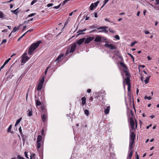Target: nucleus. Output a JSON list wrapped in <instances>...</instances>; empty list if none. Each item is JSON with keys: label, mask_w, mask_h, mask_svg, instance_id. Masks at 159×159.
Listing matches in <instances>:
<instances>
[{"label": "nucleus", "mask_w": 159, "mask_h": 159, "mask_svg": "<svg viewBox=\"0 0 159 159\" xmlns=\"http://www.w3.org/2000/svg\"><path fill=\"white\" fill-rule=\"evenodd\" d=\"M129 123L131 129H130V139L129 149H131L132 148L135 137V134L132 131L134 129L135 123L134 120L132 117H130Z\"/></svg>", "instance_id": "1"}, {"label": "nucleus", "mask_w": 159, "mask_h": 159, "mask_svg": "<svg viewBox=\"0 0 159 159\" xmlns=\"http://www.w3.org/2000/svg\"><path fill=\"white\" fill-rule=\"evenodd\" d=\"M85 39V38L80 39L76 43L68 46L66 48V55L67 56L69 53L73 52L75 50L76 46V44H78L79 45L81 44L84 42Z\"/></svg>", "instance_id": "2"}, {"label": "nucleus", "mask_w": 159, "mask_h": 159, "mask_svg": "<svg viewBox=\"0 0 159 159\" xmlns=\"http://www.w3.org/2000/svg\"><path fill=\"white\" fill-rule=\"evenodd\" d=\"M41 43L40 41H39L37 43L32 44L30 47L28 51V54L29 55H31L32 52L38 47Z\"/></svg>", "instance_id": "3"}, {"label": "nucleus", "mask_w": 159, "mask_h": 159, "mask_svg": "<svg viewBox=\"0 0 159 159\" xmlns=\"http://www.w3.org/2000/svg\"><path fill=\"white\" fill-rule=\"evenodd\" d=\"M44 80V77L43 76L40 80L38 84L37 89L38 90H41L43 87V83Z\"/></svg>", "instance_id": "4"}, {"label": "nucleus", "mask_w": 159, "mask_h": 159, "mask_svg": "<svg viewBox=\"0 0 159 159\" xmlns=\"http://www.w3.org/2000/svg\"><path fill=\"white\" fill-rule=\"evenodd\" d=\"M42 136L41 135H39L38 136L37 139V148L39 149L41 147L42 143L43 144V143L42 141Z\"/></svg>", "instance_id": "5"}, {"label": "nucleus", "mask_w": 159, "mask_h": 159, "mask_svg": "<svg viewBox=\"0 0 159 159\" xmlns=\"http://www.w3.org/2000/svg\"><path fill=\"white\" fill-rule=\"evenodd\" d=\"M26 55L27 53H25L22 56V63H25L26 62L29 60V58L28 57L26 56Z\"/></svg>", "instance_id": "6"}, {"label": "nucleus", "mask_w": 159, "mask_h": 159, "mask_svg": "<svg viewBox=\"0 0 159 159\" xmlns=\"http://www.w3.org/2000/svg\"><path fill=\"white\" fill-rule=\"evenodd\" d=\"M104 46L107 48H109L111 50L115 49H116V46L114 45L111 44H109L108 43H106Z\"/></svg>", "instance_id": "7"}, {"label": "nucleus", "mask_w": 159, "mask_h": 159, "mask_svg": "<svg viewBox=\"0 0 159 159\" xmlns=\"http://www.w3.org/2000/svg\"><path fill=\"white\" fill-rule=\"evenodd\" d=\"M94 39V37H88L86 39H85L84 42L85 44H88L91 42L93 39Z\"/></svg>", "instance_id": "8"}, {"label": "nucleus", "mask_w": 159, "mask_h": 159, "mask_svg": "<svg viewBox=\"0 0 159 159\" xmlns=\"http://www.w3.org/2000/svg\"><path fill=\"white\" fill-rule=\"evenodd\" d=\"M64 54L63 53H61L60 54L57 58L56 60H55L57 62V63H58L61 61L62 59V58L64 56Z\"/></svg>", "instance_id": "9"}, {"label": "nucleus", "mask_w": 159, "mask_h": 159, "mask_svg": "<svg viewBox=\"0 0 159 159\" xmlns=\"http://www.w3.org/2000/svg\"><path fill=\"white\" fill-rule=\"evenodd\" d=\"M133 151L132 150H129L127 159H131L133 156Z\"/></svg>", "instance_id": "10"}, {"label": "nucleus", "mask_w": 159, "mask_h": 159, "mask_svg": "<svg viewBox=\"0 0 159 159\" xmlns=\"http://www.w3.org/2000/svg\"><path fill=\"white\" fill-rule=\"evenodd\" d=\"M105 110L104 111V113L105 114H108L109 113L110 109V107L109 106L105 107H104Z\"/></svg>", "instance_id": "11"}, {"label": "nucleus", "mask_w": 159, "mask_h": 159, "mask_svg": "<svg viewBox=\"0 0 159 159\" xmlns=\"http://www.w3.org/2000/svg\"><path fill=\"white\" fill-rule=\"evenodd\" d=\"M124 81H125L126 84L127 85H130V78H129L128 77H126L124 80V81H123V84H124Z\"/></svg>", "instance_id": "12"}, {"label": "nucleus", "mask_w": 159, "mask_h": 159, "mask_svg": "<svg viewBox=\"0 0 159 159\" xmlns=\"http://www.w3.org/2000/svg\"><path fill=\"white\" fill-rule=\"evenodd\" d=\"M35 101H36V105L37 106H39L41 105V103L40 102L38 98L35 97Z\"/></svg>", "instance_id": "13"}, {"label": "nucleus", "mask_w": 159, "mask_h": 159, "mask_svg": "<svg viewBox=\"0 0 159 159\" xmlns=\"http://www.w3.org/2000/svg\"><path fill=\"white\" fill-rule=\"evenodd\" d=\"M102 39V38L101 36L99 35H97L94 39V41L96 42H99L101 41Z\"/></svg>", "instance_id": "14"}, {"label": "nucleus", "mask_w": 159, "mask_h": 159, "mask_svg": "<svg viewBox=\"0 0 159 159\" xmlns=\"http://www.w3.org/2000/svg\"><path fill=\"white\" fill-rule=\"evenodd\" d=\"M86 30V29L85 28L82 30H79L77 32V33H78L79 34L78 35H79L81 34H84V33L83 32L85 31Z\"/></svg>", "instance_id": "15"}, {"label": "nucleus", "mask_w": 159, "mask_h": 159, "mask_svg": "<svg viewBox=\"0 0 159 159\" xmlns=\"http://www.w3.org/2000/svg\"><path fill=\"white\" fill-rule=\"evenodd\" d=\"M47 117V113H44L42 116V118L43 121L44 122L46 120Z\"/></svg>", "instance_id": "16"}, {"label": "nucleus", "mask_w": 159, "mask_h": 159, "mask_svg": "<svg viewBox=\"0 0 159 159\" xmlns=\"http://www.w3.org/2000/svg\"><path fill=\"white\" fill-rule=\"evenodd\" d=\"M124 73H125V75L126 76V77H128L129 78H130V75L129 71L126 70H123Z\"/></svg>", "instance_id": "17"}, {"label": "nucleus", "mask_w": 159, "mask_h": 159, "mask_svg": "<svg viewBox=\"0 0 159 159\" xmlns=\"http://www.w3.org/2000/svg\"><path fill=\"white\" fill-rule=\"evenodd\" d=\"M82 104L83 105L85 104L86 98L85 97H83L81 98Z\"/></svg>", "instance_id": "18"}, {"label": "nucleus", "mask_w": 159, "mask_h": 159, "mask_svg": "<svg viewBox=\"0 0 159 159\" xmlns=\"http://www.w3.org/2000/svg\"><path fill=\"white\" fill-rule=\"evenodd\" d=\"M108 28V27L106 26H100L97 29L98 30H103L105 29H106Z\"/></svg>", "instance_id": "19"}, {"label": "nucleus", "mask_w": 159, "mask_h": 159, "mask_svg": "<svg viewBox=\"0 0 159 159\" xmlns=\"http://www.w3.org/2000/svg\"><path fill=\"white\" fill-rule=\"evenodd\" d=\"M12 127V125H11L9 126V128H8V129H7V132H9V133H11L12 134L13 133V131H11V129Z\"/></svg>", "instance_id": "20"}, {"label": "nucleus", "mask_w": 159, "mask_h": 159, "mask_svg": "<svg viewBox=\"0 0 159 159\" xmlns=\"http://www.w3.org/2000/svg\"><path fill=\"white\" fill-rule=\"evenodd\" d=\"M120 65L122 66L124 68H125V69H127V67L126 66V65L123 62H120Z\"/></svg>", "instance_id": "21"}, {"label": "nucleus", "mask_w": 159, "mask_h": 159, "mask_svg": "<svg viewBox=\"0 0 159 159\" xmlns=\"http://www.w3.org/2000/svg\"><path fill=\"white\" fill-rule=\"evenodd\" d=\"M84 114L87 116H88L89 115V112L88 110L87 109H85L84 110Z\"/></svg>", "instance_id": "22"}, {"label": "nucleus", "mask_w": 159, "mask_h": 159, "mask_svg": "<svg viewBox=\"0 0 159 159\" xmlns=\"http://www.w3.org/2000/svg\"><path fill=\"white\" fill-rule=\"evenodd\" d=\"M28 112V116H32V111H30L29 110L27 111Z\"/></svg>", "instance_id": "23"}, {"label": "nucleus", "mask_w": 159, "mask_h": 159, "mask_svg": "<svg viewBox=\"0 0 159 159\" xmlns=\"http://www.w3.org/2000/svg\"><path fill=\"white\" fill-rule=\"evenodd\" d=\"M8 17L7 16V15H5L3 13L2 17V19H7L8 20Z\"/></svg>", "instance_id": "24"}, {"label": "nucleus", "mask_w": 159, "mask_h": 159, "mask_svg": "<svg viewBox=\"0 0 159 159\" xmlns=\"http://www.w3.org/2000/svg\"><path fill=\"white\" fill-rule=\"evenodd\" d=\"M19 8H18L14 10H11V11L12 12H13V13H14L15 14H17V13H18V11H17L19 9Z\"/></svg>", "instance_id": "25"}, {"label": "nucleus", "mask_w": 159, "mask_h": 159, "mask_svg": "<svg viewBox=\"0 0 159 159\" xmlns=\"http://www.w3.org/2000/svg\"><path fill=\"white\" fill-rule=\"evenodd\" d=\"M95 7L93 3H92L90 7V10H93L94 7Z\"/></svg>", "instance_id": "26"}, {"label": "nucleus", "mask_w": 159, "mask_h": 159, "mask_svg": "<svg viewBox=\"0 0 159 159\" xmlns=\"http://www.w3.org/2000/svg\"><path fill=\"white\" fill-rule=\"evenodd\" d=\"M21 136L23 142H25V136L23 134H20Z\"/></svg>", "instance_id": "27"}, {"label": "nucleus", "mask_w": 159, "mask_h": 159, "mask_svg": "<svg viewBox=\"0 0 159 159\" xmlns=\"http://www.w3.org/2000/svg\"><path fill=\"white\" fill-rule=\"evenodd\" d=\"M98 32H104L105 33H107L108 32V30H106V29H105L104 30H99L98 31Z\"/></svg>", "instance_id": "28"}, {"label": "nucleus", "mask_w": 159, "mask_h": 159, "mask_svg": "<svg viewBox=\"0 0 159 159\" xmlns=\"http://www.w3.org/2000/svg\"><path fill=\"white\" fill-rule=\"evenodd\" d=\"M109 0H105L104 1V3L101 7V8H102L105 5L107 2Z\"/></svg>", "instance_id": "29"}, {"label": "nucleus", "mask_w": 159, "mask_h": 159, "mask_svg": "<svg viewBox=\"0 0 159 159\" xmlns=\"http://www.w3.org/2000/svg\"><path fill=\"white\" fill-rule=\"evenodd\" d=\"M149 76L145 80L144 82H145V83L146 84H148L149 82Z\"/></svg>", "instance_id": "30"}, {"label": "nucleus", "mask_w": 159, "mask_h": 159, "mask_svg": "<svg viewBox=\"0 0 159 159\" xmlns=\"http://www.w3.org/2000/svg\"><path fill=\"white\" fill-rule=\"evenodd\" d=\"M35 155V154L33 153L32 154V155L30 153V159H32V158H34Z\"/></svg>", "instance_id": "31"}, {"label": "nucleus", "mask_w": 159, "mask_h": 159, "mask_svg": "<svg viewBox=\"0 0 159 159\" xmlns=\"http://www.w3.org/2000/svg\"><path fill=\"white\" fill-rule=\"evenodd\" d=\"M37 1H38V0H33L31 3V5H33L34 3H36Z\"/></svg>", "instance_id": "32"}, {"label": "nucleus", "mask_w": 159, "mask_h": 159, "mask_svg": "<svg viewBox=\"0 0 159 159\" xmlns=\"http://www.w3.org/2000/svg\"><path fill=\"white\" fill-rule=\"evenodd\" d=\"M22 120V118H20L19 119H18L16 122V124H18L20 122V121Z\"/></svg>", "instance_id": "33"}, {"label": "nucleus", "mask_w": 159, "mask_h": 159, "mask_svg": "<svg viewBox=\"0 0 159 159\" xmlns=\"http://www.w3.org/2000/svg\"><path fill=\"white\" fill-rule=\"evenodd\" d=\"M61 5V4L60 3L57 6H54L53 7V8L56 9H58L60 7Z\"/></svg>", "instance_id": "34"}, {"label": "nucleus", "mask_w": 159, "mask_h": 159, "mask_svg": "<svg viewBox=\"0 0 159 159\" xmlns=\"http://www.w3.org/2000/svg\"><path fill=\"white\" fill-rule=\"evenodd\" d=\"M144 98L145 99H147L148 100H150L152 98L150 96H149V97H147L146 96H145V97H144Z\"/></svg>", "instance_id": "35"}, {"label": "nucleus", "mask_w": 159, "mask_h": 159, "mask_svg": "<svg viewBox=\"0 0 159 159\" xmlns=\"http://www.w3.org/2000/svg\"><path fill=\"white\" fill-rule=\"evenodd\" d=\"M130 113L131 115V117H133L134 116V115L133 113V111L131 110H130Z\"/></svg>", "instance_id": "36"}, {"label": "nucleus", "mask_w": 159, "mask_h": 159, "mask_svg": "<svg viewBox=\"0 0 159 159\" xmlns=\"http://www.w3.org/2000/svg\"><path fill=\"white\" fill-rule=\"evenodd\" d=\"M36 14V13H33L31 14H30L29 15L28 17H30L33 16H34Z\"/></svg>", "instance_id": "37"}, {"label": "nucleus", "mask_w": 159, "mask_h": 159, "mask_svg": "<svg viewBox=\"0 0 159 159\" xmlns=\"http://www.w3.org/2000/svg\"><path fill=\"white\" fill-rule=\"evenodd\" d=\"M114 37L117 40H119V39H120V37L119 36V35H115L114 36Z\"/></svg>", "instance_id": "38"}, {"label": "nucleus", "mask_w": 159, "mask_h": 159, "mask_svg": "<svg viewBox=\"0 0 159 159\" xmlns=\"http://www.w3.org/2000/svg\"><path fill=\"white\" fill-rule=\"evenodd\" d=\"M136 43H137V42H133L131 43L130 44V46L131 47H132V46H134L135 45V44Z\"/></svg>", "instance_id": "39"}, {"label": "nucleus", "mask_w": 159, "mask_h": 159, "mask_svg": "<svg viewBox=\"0 0 159 159\" xmlns=\"http://www.w3.org/2000/svg\"><path fill=\"white\" fill-rule=\"evenodd\" d=\"M19 130L20 132V134H23L21 129V127H20V128H19Z\"/></svg>", "instance_id": "40"}, {"label": "nucleus", "mask_w": 159, "mask_h": 159, "mask_svg": "<svg viewBox=\"0 0 159 159\" xmlns=\"http://www.w3.org/2000/svg\"><path fill=\"white\" fill-rule=\"evenodd\" d=\"M3 13V12L0 11V18H2V17Z\"/></svg>", "instance_id": "41"}, {"label": "nucleus", "mask_w": 159, "mask_h": 159, "mask_svg": "<svg viewBox=\"0 0 159 159\" xmlns=\"http://www.w3.org/2000/svg\"><path fill=\"white\" fill-rule=\"evenodd\" d=\"M99 2L98 1H97V2H96L94 3V6L95 7H96L98 5V4L99 3Z\"/></svg>", "instance_id": "42"}, {"label": "nucleus", "mask_w": 159, "mask_h": 159, "mask_svg": "<svg viewBox=\"0 0 159 159\" xmlns=\"http://www.w3.org/2000/svg\"><path fill=\"white\" fill-rule=\"evenodd\" d=\"M25 157L27 158H29V157H28V153L26 152H25Z\"/></svg>", "instance_id": "43"}, {"label": "nucleus", "mask_w": 159, "mask_h": 159, "mask_svg": "<svg viewBox=\"0 0 159 159\" xmlns=\"http://www.w3.org/2000/svg\"><path fill=\"white\" fill-rule=\"evenodd\" d=\"M17 158H18L19 159H25L20 155H18Z\"/></svg>", "instance_id": "44"}, {"label": "nucleus", "mask_w": 159, "mask_h": 159, "mask_svg": "<svg viewBox=\"0 0 159 159\" xmlns=\"http://www.w3.org/2000/svg\"><path fill=\"white\" fill-rule=\"evenodd\" d=\"M130 87H131V85L130 84L128 85V92L130 91Z\"/></svg>", "instance_id": "45"}, {"label": "nucleus", "mask_w": 159, "mask_h": 159, "mask_svg": "<svg viewBox=\"0 0 159 159\" xmlns=\"http://www.w3.org/2000/svg\"><path fill=\"white\" fill-rule=\"evenodd\" d=\"M53 5V4L52 3H49V4H48L47 5V6L48 7H50L51 6H52Z\"/></svg>", "instance_id": "46"}, {"label": "nucleus", "mask_w": 159, "mask_h": 159, "mask_svg": "<svg viewBox=\"0 0 159 159\" xmlns=\"http://www.w3.org/2000/svg\"><path fill=\"white\" fill-rule=\"evenodd\" d=\"M128 54L133 59V60H134V58L133 56L131 54L128 53Z\"/></svg>", "instance_id": "47"}, {"label": "nucleus", "mask_w": 159, "mask_h": 159, "mask_svg": "<svg viewBox=\"0 0 159 159\" xmlns=\"http://www.w3.org/2000/svg\"><path fill=\"white\" fill-rule=\"evenodd\" d=\"M16 27H15L14 28L13 30L12 31L11 33L14 32L16 31Z\"/></svg>", "instance_id": "48"}, {"label": "nucleus", "mask_w": 159, "mask_h": 159, "mask_svg": "<svg viewBox=\"0 0 159 159\" xmlns=\"http://www.w3.org/2000/svg\"><path fill=\"white\" fill-rule=\"evenodd\" d=\"M33 30V29H31V30H28L27 32H26V33H30V32H31Z\"/></svg>", "instance_id": "49"}, {"label": "nucleus", "mask_w": 159, "mask_h": 159, "mask_svg": "<svg viewBox=\"0 0 159 159\" xmlns=\"http://www.w3.org/2000/svg\"><path fill=\"white\" fill-rule=\"evenodd\" d=\"M144 32L145 34H148L150 33V32H149V31H147V30L144 31Z\"/></svg>", "instance_id": "50"}, {"label": "nucleus", "mask_w": 159, "mask_h": 159, "mask_svg": "<svg viewBox=\"0 0 159 159\" xmlns=\"http://www.w3.org/2000/svg\"><path fill=\"white\" fill-rule=\"evenodd\" d=\"M109 30L110 32L112 33H114L115 32V31L114 30H112L111 29H109Z\"/></svg>", "instance_id": "51"}, {"label": "nucleus", "mask_w": 159, "mask_h": 159, "mask_svg": "<svg viewBox=\"0 0 159 159\" xmlns=\"http://www.w3.org/2000/svg\"><path fill=\"white\" fill-rule=\"evenodd\" d=\"M7 40L6 39H4L2 40L1 43L2 44V43H6L7 42Z\"/></svg>", "instance_id": "52"}, {"label": "nucleus", "mask_w": 159, "mask_h": 159, "mask_svg": "<svg viewBox=\"0 0 159 159\" xmlns=\"http://www.w3.org/2000/svg\"><path fill=\"white\" fill-rule=\"evenodd\" d=\"M49 67V66H48V67L46 69V70H45V71L44 72V73H45V75H46L47 74V70H48V68Z\"/></svg>", "instance_id": "53"}, {"label": "nucleus", "mask_w": 159, "mask_h": 159, "mask_svg": "<svg viewBox=\"0 0 159 159\" xmlns=\"http://www.w3.org/2000/svg\"><path fill=\"white\" fill-rule=\"evenodd\" d=\"M156 4L157 5L159 4V0H156Z\"/></svg>", "instance_id": "54"}, {"label": "nucleus", "mask_w": 159, "mask_h": 159, "mask_svg": "<svg viewBox=\"0 0 159 159\" xmlns=\"http://www.w3.org/2000/svg\"><path fill=\"white\" fill-rule=\"evenodd\" d=\"M105 21H108V22H111L110 20H109V19L105 18Z\"/></svg>", "instance_id": "55"}, {"label": "nucleus", "mask_w": 159, "mask_h": 159, "mask_svg": "<svg viewBox=\"0 0 159 159\" xmlns=\"http://www.w3.org/2000/svg\"><path fill=\"white\" fill-rule=\"evenodd\" d=\"M91 89H88L87 90V92L88 93H90L91 92Z\"/></svg>", "instance_id": "56"}, {"label": "nucleus", "mask_w": 159, "mask_h": 159, "mask_svg": "<svg viewBox=\"0 0 159 159\" xmlns=\"http://www.w3.org/2000/svg\"><path fill=\"white\" fill-rule=\"evenodd\" d=\"M8 62L9 61L7 60L5 61L4 64L6 65L8 63Z\"/></svg>", "instance_id": "57"}, {"label": "nucleus", "mask_w": 159, "mask_h": 159, "mask_svg": "<svg viewBox=\"0 0 159 159\" xmlns=\"http://www.w3.org/2000/svg\"><path fill=\"white\" fill-rule=\"evenodd\" d=\"M136 159H139V157L138 155H137V152H136Z\"/></svg>", "instance_id": "58"}, {"label": "nucleus", "mask_w": 159, "mask_h": 159, "mask_svg": "<svg viewBox=\"0 0 159 159\" xmlns=\"http://www.w3.org/2000/svg\"><path fill=\"white\" fill-rule=\"evenodd\" d=\"M97 16V13L96 12H94V17L96 18Z\"/></svg>", "instance_id": "59"}, {"label": "nucleus", "mask_w": 159, "mask_h": 159, "mask_svg": "<svg viewBox=\"0 0 159 159\" xmlns=\"http://www.w3.org/2000/svg\"><path fill=\"white\" fill-rule=\"evenodd\" d=\"M41 134L43 136H44V130L43 129L42 131V133H41Z\"/></svg>", "instance_id": "60"}, {"label": "nucleus", "mask_w": 159, "mask_h": 159, "mask_svg": "<svg viewBox=\"0 0 159 159\" xmlns=\"http://www.w3.org/2000/svg\"><path fill=\"white\" fill-rule=\"evenodd\" d=\"M26 33H25L24 34H23L20 37V38H22Z\"/></svg>", "instance_id": "61"}, {"label": "nucleus", "mask_w": 159, "mask_h": 159, "mask_svg": "<svg viewBox=\"0 0 159 159\" xmlns=\"http://www.w3.org/2000/svg\"><path fill=\"white\" fill-rule=\"evenodd\" d=\"M140 13V11L138 12L137 13V16H139V15Z\"/></svg>", "instance_id": "62"}, {"label": "nucleus", "mask_w": 159, "mask_h": 159, "mask_svg": "<svg viewBox=\"0 0 159 159\" xmlns=\"http://www.w3.org/2000/svg\"><path fill=\"white\" fill-rule=\"evenodd\" d=\"M148 60H151V58L149 56H148L147 57Z\"/></svg>", "instance_id": "63"}, {"label": "nucleus", "mask_w": 159, "mask_h": 159, "mask_svg": "<svg viewBox=\"0 0 159 159\" xmlns=\"http://www.w3.org/2000/svg\"><path fill=\"white\" fill-rule=\"evenodd\" d=\"M13 7V5L12 4H11L10 5V8H12Z\"/></svg>", "instance_id": "64"}]
</instances>
